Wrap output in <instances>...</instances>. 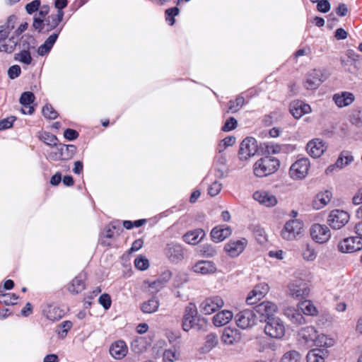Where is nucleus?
I'll use <instances>...</instances> for the list:
<instances>
[{"mask_svg":"<svg viewBox=\"0 0 362 362\" xmlns=\"http://www.w3.org/2000/svg\"><path fill=\"white\" fill-rule=\"evenodd\" d=\"M64 15V11H59L56 14H51L44 19L37 18V15H35L33 18V27L39 33H49L54 30L57 32L61 27L59 23L62 21Z\"/></svg>","mask_w":362,"mask_h":362,"instance_id":"1","label":"nucleus"},{"mask_svg":"<svg viewBox=\"0 0 362 362\" xmlns=\"http://www.w3.org/2000/svg\"><path fill=\"white\" fill-rule=\"evenodd\" d=\"M204 321L198 316L197 309L194 303H189L185 309L182 322V328L185 332L194 329L200 330L202 329Z\"/></svg>","mask_w":362,"mask_h":362,"instance_id":"2","label":"nucleus"},{"mask_svg":"<svg viewBox=\"0 0 362 362\" xmlns=\"http://www.w3.org/2000/svg\"><path fill=\"white\" fill-rule=\"evenodd\" d=\"M279 165L280 162L276 158L265 156L255 162L253 166V171L257 177H266L275 173Z\"/></svg>","mask_w":362,"mask_h":362,"instance_id":"3","label":"nucleus"},{"mask_svg":"<svg viewBox=\"0 0 362 362\" xmlns=\"http://www.w3.org/2000/svg\"><path fill=\"white\" fill-rule=\"evenodd\" d=\"M266 323L264 333L271 338L281 339L286 332L284 322L279 317L267 318L264 320Z\"/></svg>","mask_w":362,"mask_h":362,"instance_id":"4","label":"nucleus"},{"mask_svg":"<svg viewBox=\"0 0 362 362\" xmlns=\"http://www.w3.org/2000/svg\"><path fill=\"white\" fill-rule=\"evenodd\" d=\"M350 216L345 211L334 209L330 211L327 223L334 230H339L343 228L349 221Z\"/></svg>","mask_w":362,"mask_h":362,"instance_id":"5","label":"nucleus"},{"mask_svg":"<svg viewBox=\"0 0 362 362\" xmlns=\"http://www.w3.org/2000/svg\"><path fill=\"white\" fill-rule=\"evenodd\" d=\"M310 160L308 158H302L293 163L289 169V175L293 180H301L306 177Z\"/></svg>","mask_w":362,"mask_h":362,"instance_id":"6","label":"nucleus"},{"mask_svg":"<svg viewBox=\"0 0 362 362\" xmlns=\"http://www.w3.org/2000/svg\"><path fill=\"white\" fill-rule=\"evenodd\" d=\"M163 254L170 262L177 263L184 258V249L180 244L170 242L165 245Z\"/></svg>","mask_w":362,"mask_h":362,"instance_id":"7","label":"nucleus"},{"mask_svg":"<svg viewBox=\"0 0 362 362\" xmlns=\"http://www.w3.org/2000/svg\"><path fill=\"white\" fill-rule=\"evenodd\" d=\"M223 304V300L220 296H210L200 303L199 310L204 315H211L222 308Z\"/></svg>","mask_w":362,"mask_h":362,"instance_id":"8","label":"nucleus"},{"mask_svg":"<svg viewBox=\"0 0 362 362\" xmlns=\"http://www.w3.org/2000/svg\"><path fill=\"white\" fill-rule=\"evenodd\" d=\"M303 223L297 219L287 221L281 230V236L286 240H291L301 233Z\"/></svg>","mask_w":362,"mask_h":362,"instance_id":"9","label":"nucleus"},{"mask_svg":"<svg viewBox=\"0 0 362 362\" xmlns=\"http://www.w3.org/2000/svg\"><path fill=\"white\" fill-rule=\"evenodd\" d=\"M362 249V238L357 236L343 239L338 244V250L343 253H352Z\"/></svg>","mask_w":362,"mask_h":362,"instance_id":"10","label":"nucleus"},{"mask_svg":"<svg viewBox=\"0 0 362 362\" xmlns=\"http://www.w3.org/2000/svg\"><path fill=\"white\" fill-rule=\"evenodd\" d=\"M312 239L317 243H327L330 237L331 232L329 228L325 226L320 223L313 225L310 230Z\"/></svg>","mask_w":362,"mask_h":362,"instance_id":"11","label":"nucleus"},{"mask_svg":"<svg viewBox=\"0 0 362 362\" xmlns=\"http://www.w3.org/2000/svg\"><path fill=\"white\" fill-rule=\"evenodd\" d=\"M237 325L241 329H247L256 324L257 317L253 310L246 309L240 311L235 317Z\"/></svg>","mask_w":362,"mask_h":362,"instance_id":"12","label":"nucleus"},{"mask_svg":"<svg viewBox=\"0 0 362 362\" xmlns=\"http://www.w3.org/2000/svg\"><path fill=\"white\" fill-rule=\"evenodd\" d=\"M247 243V240L245 238L231 239L225 245L224 250L230 257H236L244 251Z\"/></svg>","mask_w":362,"mask_h":362,"instance_id":"13","label":"nucleus"},{"mask_svg":"<svg viewBox=\"0 0 362 362\" xmlns=\"http://www.w3.org/2000/svg\"><path fill=\"white\" fill-rule=\"evenodd\" d=\"M257 152V144L255 139L247 137L240 144L239 156L241 160H247Z\"/></svg>","mask_w":362,"mask_h":362,"instance_id":"14","label":"nucleus"},{"mask_svg":"<svg viewBox=\"0 0 362 362\" xmlns=\"http://www.w3.org/2000/svg\"><path fill=\"white\" fill-rule=\"evenodd\" d=\"M310 289L308 284L302 281H295L288 286L289 295L296 299H301L307 297Z\"/></svg>","mask_w":362,"mask_h":362,"instance_id":"15","label":"nucleus"},{"mask_svg":"<svg viewBox=\"0 0 362 362\" xmlns=\"http://www.w3.org/2000/svg\"><path fill=\"white\" fill-rule=\"evenodd\" d=\"M255 312L259 315L260 321L267 320V318H274V315L277 310V306L269 301L262 302L255 308Z\"/></svg>","mask_w":362,"mask_h":362,"instance_id":"16","label":"nucleus"},{"mask_svg":"<svg viewBox=\"0 0 362 362\" xmlns=\"http://www.w3.org/2000/svg\"><path fill=\"white\" fill-rule=\"evenodd\" d=\"M322 76L323 75L320 70H312L307 74L304 86L308 90H315L317 88L323 81Z\"/></svg>","mask_w":362,"mask_h":362,"instance_id":"17","label":"nucleus"},{"mask_svg":"<svg viewBox=\"0 0 362 362\" xmlns=\"http://www.w3.org/2000/svg\"><path fill=\"white\" fill-rule=\"evenodd\" d=\"M43 315L52 321L59 320L65 315V310L55 304L46 305L42 310Z\"/></svg>","mask_w":362,"mask_h":362,"instance_id":"18","label":"nucleus"},{"mask_svg":"<svg viewBox=\"0 0 362 362\" xmlns=\"http://www.w3.org/2000/svg\"><path fill=\"white\" fill-rule=\"evenodd\" d=\"M289 110L296 119L300 118L303 115L311 111L310 106L301 100H294L289 105Z\"/></svg>","mask_w":362,"mask_h":362,"instance_id":"19","label":"nucleus"},{"mask_svg":"<svg viewBox=\"0 0 362 362\" xmlns=\"http://www.w3.org/2000/svg\"><path fill=\"white\" fill-rule=\"evenodd\" d=\"M232 229L227 225H218L215 226L211 231V237L214 242L220 243L230 236Z\"/></svg>","mask_w":362,"mask_h":362,"instance_id":"20","label":"nucleus"},{"mask_svg":"<svg viewBox=\"0 0 362 362\" xmlns=\"http://www.w3.org/2000/svg\"><path fill=\"white\" fill-rule=\"evenodd\" d=\"M306 150L308 154L313 158H319L326 150L325 143L316 139L308 143Z\"/></svg>","mask_w":362,"mask_h":362,"instance_id":"21","label":"nucleus"},{"mask_svg":"<svg viewBox=\"0 0 362 362\" xmlns=\"http://www.w3.org/2000/svg\"><path fill=\"white\" fill-rule=\"evenodd\" d=\"M255 200L266 206H274L277 203L275 196L266 191H257L253 194Z\"/></svg>","mask_w":362,"mask_h":362,"instance_id":"22","label":"nucleus"},{"mask_svg":"<svg viewBox=\"0 0 362 362\" xmlns=\"http://www.w3.org/2000/svg\"><path fill=\"white\" fill-rule=\"evenodd\" d=\"M317 332L313 326H307L301 328L298 332L299 340H303L308 345L313 344L316 340Z\"/></svg>","mask_w":362,"mask_h":362,"instance_id":"23","label":"nucleus"},{"mask_svg":"<svg viewBox=\"0 0 362 362\" xmlns=\"http://www.w3.org/2000/svg\"><path fill=\"white\" fill-rule=\"evenodd\" d=\"M205 237V232L203 229L197 228L187 232L183 236V240L190 245H197Z\"/></svg>","mask_w":362,"mask_h":362,"instance_id":"24","label":"nucleus"},{"mask_svg":"<svg viewBox=\"0 0 362 362\" xmlns=\"http://www.w3.org/2000/svg\"><path fill=\"white\" fill-rule=\"evenodd\" d=\"M240 339V334L236 328H231L230 327L224 328L221 336L223 343L230 345L239 341Z\"/></svg>","mask_w":362,"mask_h":362,"instance_id":"25","label":"nucleus"},{"mask_svg":"<svg viewBox=\"0 0 362 362\" xmlns=\"http://www.w3.org/2000/svg\"><path fill=\"white\" fill-rule=\"evenodd\" d=\"M193 270L196 273L205 275L214 273L216 267L213 262L201 260L194 264Z\"/></svg>","mask_w":362,"mask_h":362,"instance_id":"26","label":"nucleus"},{"mask_svg":"<svg viewBox=\"0 0 362 362\" xmlns=\"http://www.w3.org/2000/svg\"><path fill=\"white\" fill-rule=\"evenodd\" d=\"M127 346L124 341L119 340L113 343L110 348V354L116 359H121L126 356Z\"/></svg>","mask_w":362,"mask_h":362,"instance_id":"27","label":"nucleus"},{"mask_svg":"<svg viewBox=\"0 0 362 362\" xmlns=\"http://www.w3.org/2000/svg\"><path fill=\"white\" fill-rule=\"evenodd\" d=\"M285 316L291 320V322L296 325H303L305 322L301 311L298 308H287L284 310Z\"/></svg>","mask_w":362,"mask_h":362,"instance_id":"28","label":"nucleus"},{"mask_svg":"<svg viewBox=\"0 0 362 362\" xmlns=\"http://www.w3.org/2000/svg\"><path fill=\"white\" fill-rule=\"evenodd\" d=\"M333 100L338 107H343L351 105L354 102V95L349 92H342L341 94H334Z\"/></svg>","mask_w":362,"mask_h":362,"instance_id":"29","label":"nucleus"},{"mask_svg":"<svg viewBox=\"0 0 362 362\" xmlns=\"http://www.w3.org/2000/svg\"><path fill=\"white\" fill-rule=\"evenodd\" d=\"M327 356V350L325 349H313L310 350L306 356L307 362H325Z\"/></svg>","mask_w":362,"mask_h":362,"instance_id":"30","label":"nucleus"},{"mask_svg":"<svg viewBox=\"0 0 362 362\" xmlns=\"http://www.w3.org/2000/svg\"><path fill=\"white\" fill-rule=\"evenodd\" d=\"M233 314L228 310L218 313L213 317V323L216 327H221L228 324L233 318Z\"/></svg>","mask_w":362,"mask_h":362,"instance_id":"31","label":"nucleus"},{"mask_svg":"<svg viewBox=\"0 0 362 362\" xmlns=\"http://www.w3.org/2000/svg\"><path fill=\"white\" fill-rule=\"evenodd\" d=\"M16 20V16H10L8 18L7 21L0 26V40H6L8 38L11 31L15 27Z\"/></svg>","mask_w":362,"mask_h":362,"instance_id":"32","label":"nucleus"},{"mask_svg":"<svg viewBox=\"0 0 362 362\" xmlns=\"http://www.w3.org/2000/svg\"><path fill=\"white\" fill-rule=\"evenodd\" d=\"M85 275L83 274H80L77 276H76L71 285L69 286V291L72 293H79L83 291L85 288Z\"/></svg>","mask_w":362,"mask_h":362,"instance_id":"33","label":"nucleus"},{"mask_svg":"<svg viewBox=\"0 0 362 362\" xmlns=\"http://www.w3.org/2000/svg\"><path fill=\"white\" fill-rule=\"evenodd\" d=\"M159 305L158 299L156 297H152L149 300L142 303L140 308L144 313L151 314L158 310Z\"/></svg>","mask_w":362,"mask_h":362,"instance_id":"34","label":"nucleus"},{"mask_svg":"<svg viewBox=\"0 0 362 362\" xmlns=\"http://www.w3.org/2000/svg\"><path fill=\"white\" fill-rule=\"evenodd\" d=\"M332 192L326 190L317 194L314 200V206L317 209H320L326 206L331 200Z\"/></svg>","mask_w":362,"mask_h":362,"instance_id":"35","label":"nucleus"},{"mask_svg":"<svg viewBox=\"0 0 362 362\" xmlns=\"http://www.w3.org/2000/svg\"><path fill=\"white\" fill-rule=\"evenodd\" d=\"M354 160V157L351 152L348 151H343L341 152L339 158L336 161V165L337 169H341L344 167L348 165Z\"/></svg>","mask_w":362,"mask_h":362,"instance_id":"36","label":"nucleus"},{"mask_svg":"<svg viewBox=\"0 0 362 362\" xmlns=\"http://www.w3.org/2000/svg\"><path fill=\"white\" fill-rule=\"evenodd\" d=\"M245 104V98L241 95L236 97L235 100H230L228 103L227 112L235 113L237 112Z\"/></svg>","mask_w":362,"mask_h":362,"instance_id":"37","label":"nucleus"},{"mask_svg":"<svg viewBox=\"0 0 362 362\" xmlns=\"http://www.w3.org/2000/svg\"><path fill=\"white\" fill-rule=\"evenodd\" d=\"M349 122L356 127H362V108L356 107L349 113Z\"/></svg>","mask_w":362,"mask_h":362,"instance_id":"38","label":"nucleus"},{"mask_svg":"<svg viewBox=\"0 0 362 362\" xmlns=\"http://www.w3.org/2000/svg\"><path fill=\"white\" fill-rule=\"evenodd\" d=\"M298 308L301 313L306 315H316L317 310L310 300H304L298 304Z\"/></svg>","mask_w":362,"mask_h":362,"instance_id":"39","label":"nucleus"},{"mask_svg":"<svg viewBox=\"0 0 362 362\" xmlns=\"http://www.w3.org/2000/svg\"><path fill=\"white\" fill-rule=\"evenodd\" d=\"M35 39L33 36L24 35L21 37L18 42L19 49L21 50L30 51L35 47Z\"/></svg>","mask_w":362,"mask_h":362,"instance_id":"40","label":"nucleus"},{"mask_svg":"<svg viewBox=\"0 0 362 362\" xmlns=\"http://www.w3.org/2000/svg\"><path fill=\"white\" fill-rule=\"evenodd\" d=\"M115 230H117V233H118L122 230L118 221L111 222L106 226L103 230V235L107 238H112L115 234Z\"/></svg>","mask_w":362,"mask_h":362,"instance_id":"41","label":"nucleus"},{"mask_svg":"<svg viewBox=\"0 0 362 362\" xmlns=\"http://www.w3.org/2000/svg\"><path fill=\"white\" fill-rule=\"evenodd\" d=\"M302 255L304 259L313 261L317 257V252L312 245L307 243L303 246Z\"/></svg>","mask_w":362,"mask_h":362,"instance_id":"42","label":"nucleus"},{"mask_svg":"<svg viewBox=\"0 0 362 362\" xmlns=\"http://www.w3.org/2000/svg\"><path fill=\"white\" fill-rule=\"evenodd\" d=\"M199 253L205 257H213L217 255V250L213 245L204 244L200 247Z\"/></svg>","mask_w":362,"mask_h":362,"instance_id":"43","label":"nucleus"},{"mask_svg":"<svg viewBox=\"0 0 362 362\" xmlns=\"http://www.w3.org/2000/svg\"><path fill=\"white\" fill-rule=\"evenodd\" d=\"M59 147L63 153V160H69L71 158L76 152V146L73 144L65 145L59 144Z\"/></svg>","mask_w":362,"mask_h":362,"instance_id":"44","label":"nucleus"},{"mask_svg":"<svg viewBox=\"0 0 362 362\" xmlns=\"http://www.w3.org/2000/svg\"><path fill=\"white\" fill-rule=\"evenodd\" d=\"M313 344L317 346L329 347L332 346L333 340L327 335L321 334H317L316 340H314Z\"/></svg>","mask_w":362,"mask_h":362,"instance_id":"45","label":"nucleus"},{"mask_svg":"<svg viewBox=\"0 0 362 362\" xmlns=\"http://www.w3.org/2000/svg\"><path fill=\"white\" fill-rule=\"evenodd\" d=\"M301 355L295 350L286 352L281 357V362H300Z\"/></svg>","mask_w":362,"mask_h":362,"instance_id":"46","label":"nucleus"},{"mask_svg":"<svg viewBox=\"0 0 362 362\" xmlns=\"http://www.w3.org/2000/svg\"><path fill=\"white\" fill-rule=\"evenodd\" d=\"M8 41L12 42V44L8 45L5 42V40H0V52H4L6 53H12L14 51L16 47L18 45V42L15 41L14 35L11 36Z\"/></svg>","mask_w":362,"mask_h":362,"instance_id":"47","label":"nucleus"},{"mask_svg":"<svg viewBox=\"0 0 362 362\" xmlns=\"http://www.w3.org/2000/svg\"><path fill=\"white\" fill-rule=\"evenodd\" d=\"M14 59L26 65L30 64L33 61L30 51L25 50H21L19 53L16 54Z\"/></svg>","mask_w":362,"mask_h":362,"instance_id":"48","label":"nucleus"},{"mask_svg":"<svg viewBox=\"0 0 362 362\" xmlns=\"http://www.w3.org/2000/svg\"><path fill=\"white\" fill-rule=\"evenodd\" d=\"M18 299V296L15 293L0 294V303L4 305H14Z\"/></svg>","mask_w":362,"mask_h":362,"instance_id":"49","label":"nucleus"},{"mask_svg":"<svg viewBox=\"0 0 362 362\" xmlns=\"http://www.w3.org/2000/svg\"><path fill=\"white\" fill-rule=\"evenodd\" d=\"M42 112L43 116L49 119H54L59 115L53 107L48 103L42 107Z\"/></svg>","mask_w":362,"mask_h":362,"instance_id":"50","label":"nucleus"},{"mask_svg":"<svg viewBox=\"0 0 362 362\" xmlns=\"http://www.w3.org/2000/svg\"><path fill=\"white\" fill-rule=\"evenodd\" d=\"M179 356V353H177L175 349H166L163 355L165 362H173L178 360Z\"/></svg>","mask_w":362,"mask_h":362,"instance_id":"51","label":"nucleus"},{"mask_svg":"<svg viewBox=\"0 0 362 362\" xmlns=\"http://www.w3.org/2000/svg\"><path fill=\"white\" fill-rule=\"evenodd\" d=\"M253 233L256 240L259 243H264L267 241V235L265 230L259 226H254Z\"/></svg>","mask_w":362,"mask_h":362,"instance_id":"52","label":"nucleus"},{"mask_svg":"<svg viewBox=\"0 0 362 362\" xmlns=\"http://www.w3.org/2000/svg\"><path fill=\"white\" fill-rule=\"evenodd\" d=\"M35 98V95L32 92L27 91L21 94L19 100L23 106L26 107V105H31L34 102Z\"/></svg>","mask_w":362,"mask_h":362,"instance_id":"53","label":"nucleus"},{"mask_svg":"<svg viewBox=\"0 0 362 362\" xmlns=\"http://www.w3.org/2000/svg\"><path fill=\"white\" fill-rule=\"evenodd\" d=\"M40 139L44 143H45L47 145H49V146H52V145L56 146L57 142L58 141V139L55 135L50 134L49 132H44L41 135Z\"/></svg>","mask_w":362,"mask_h":362,"instance_id":"54","label":"nucleus"},{"mask_svg":"<svg viewBox=\"0 0 362 362\" xmlns=\"http://www.w3.org/2000/svg\"><path fill=\"white\" fill-rule=\"evenodd\" d=\"M218 344V337L216 334L210 333L206 337L205 347L210 350Z\"/></svg>","mask_w":362,"mask_h":362,"instance_id":"55","label":"nucleus"},{"mask_svg":"<svg viewBox=\"0 0 362 362\" xmlns=\"http://www.w3.org/2000/svg\"><path fill=\"white\" fill-rule=\"evenodd\" d=\"M134 265L138 269L144 271L148 268L149 262L147 258L140 256L135 259Z\"/></svg>","mask_w":362,"mask_h":362,"instance_id":"56","label":"nucleus"},{"mask_svg":"<svg viewBox=\"0 0 362 362\" xmlns=\"http://www.w3.org/2000/svg\"><path fill=\"white\" fill-rule=\"evenodd\" d=\"M62 28L63 25H61L58 30L50 35L43 44L48 46V47H49L52 49V47L54 46V43L56 42L59 37V33L62 30Z\"/></svg>","mask_w":362,"mask_h":362,"instance_id":"57","label":"nucleus"},{"mask_svg":"<svg viewBox=\"0 0 362 362\" xmlns=\"http://www.w3.org/2000/svg\"><path fill=\"white\" fill-rule=\"evenodd\" d=\"M237 125V120L234 117H231L226 121V122L224 123L221 128V130L225 132H230L235 129Z\"/></svg>","mask_w":362,"mask_h":362,"instance_id":"58","label":"nucleus"},{"mask_svg":"<svg viewBox=\"0 0 362 362\" xmlns=\"http://www.w3.org/2000/svg\"><path fill=\"white\" fill-rule=\"evenodd\" d=\"M269 286L266 284H262V291H260V287H255L252 291V295L255 296L257 300H260L261 298L268 292Z\"/></svg>","mask_w":362,"mask_h":362,"instance_id":"59","label":"nucleus"},{"mask_svg":"<svg viewBox=\"0 0 362 362\" xmlns=\"http://www.w3.org/2000/svg\"><path fill=\"white\" fill-rule=\"evenodd\" d=\"M222 185L217 182L214 181L208 188V193L210 196L214 197L217 195L221 190Z\"/></svg>","mask_w":362,"mask_h":362,"instance_id":"60","label":"nucleus"},{"mask_svg":"<svg viewBox=\"0 0 362 362\" xmlns=\"http://www.w3.org/2000/svg\"><path fill=\"white\" fill-rule=\"evenodd\" d=\"M100 304L105 309L108 310L112 303L110 296L107 293L102 294L99 298Z\"/></svg>","mask_w":362,"mask_h":362,"instance_id":"61","label":"nucleus"},{"mask_svg":"<svg viewBox=\"0 0 362 362\" xmlns=\"http://www.w3.org/2000/svg\"><path fill=\"white\" fill-rule=\"evenodd\" d=\"M40 7V0H33V1L28 3L25 6V10L28 13L32 14L35 11L39 10Z\"/></svg>","mask_w":362,"mask_h":362,"instance_id":"62","label":"nucleus"},{"mask_svg":"<svg viewBox=\"0 0 362 362\" xmlns=\"http://www.w3.org/2000/svg\"><path fill=\"white\" fill-rule=\"evenodd\" d=\"M214 175L216 178H224L228 175L227 167L214 166Z\"/></svg>","mask_w":362,"mask_h":362,"instance_id":"63","label":"nucleus"},{"mask_svg":"<svg viewBox=\"0 0 362 362\" xmlns=\"http://www.w3.org/2000/svg\"><path fill=\"white\" fill-rule=\"evenodd\" d=\"M21 74V69L18 65H13L8 70V75L11 79L18 77Z\"/></svg>","mask_w":362,"mask_h":362,"instance_id":"64","label":"nucleus"}]
</instances>
